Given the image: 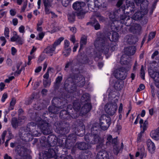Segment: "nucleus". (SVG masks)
<instances>
[{
    "mask_svg": "<svg viewBox=\"0 0 159 159\" xmlns=\"http://www.w3.org/2000/svg\"><path fill=\"white\" fill-rule=\"evenodd\" d=\"M128 57L127 55L126 54L123 55L120 59V63L122 65H127V58Z\"/></svg>",
    "mask_w": 159,
    "mask_h": 159,
    "instance_id": "aec40b11",
    "label": "nucleus"
},
{
    "mask_svg": "<svg viewBox=\"0 0 159 159\" xmlns=\"http://www.w3.org/2000/svg\"><path fill=\"white\" fill-rule=\"evenodd\" d=\"M44 59V57L43 56H40L38 59V61L39 63H40Z\"/></svg>",
    "mask_w": 159,
    "mask_h": 159,
    "instance_id": "864d4df0",
    "label": "nucleus"
},
{
    "mask_svg": "<svg viewBox=\"0 0 159 159\" xmlns=\"http://www.w3.org/2000/svg\"><path fill=\"white\" fill-rule=\"evenodd\" d=\"M144 131H141L140 133L138 134V137L137 138V140L139 142H140V141L141 138L143 134Z\"/></svg>",
    "mask_w": 159,
    "mask_h": 159,
    "instance_id": "79ce46f5",
    "label": "nucleus"
},
{
    "mask_svg": "<svg viewBox=\"0 0 159 159\" xmlns=\"http://www.w3.org/2000/svg\"><path fill=\"white\" fill-rule=\"evenodd\" d=\"M78 46L79 44L78 43L75 44L73 48V52H75L76 51V49L78 48Z\"/></svg>",
    "mask_w": 159,
    "mask_h": 159,
    "instance_id": "052dcab7",
    "label": "nucleus"
},
{
    "mask_svg": "<svg viewBox=\"0 0 159 159\" xmlns=\"http://www.w3.org/2000/svg\"><path fill=\"white\" fill-rule=\"evenodd\" d=\"M136 50L135 47L134 46H132L125 48V51L126 54L131 55L134 54Z\"/></svg>",
    "mask_w": 159,
    "mask_h": 159,
    "instance_id": "f8f14e48",
    "label": "nucleus"
},
{
    "mask_svg": "<svg viewBox=\"0 0 159 159\" xmlns=\"http://www.w3.org/2000/svg\"><path fill=\"white\" fill-rule=\"evenodd\" d=\"M98 19L100 21L103 22L105 20V19L103 17L98 16H97Z\"/></svg>",
    "mask_w": 159,
    "mask_h": 159,
    "instance_id": "4d7b16f0",
    "label": "nucleus"
},
{
    "mask_svg": "<svg viewBox=\"0 0 159 159\" xmlns=\"http://www.w3.org/2000/svg\"><path fill=\"white\" fill-rule=\"evenodd\" d=\"M5 85L3 83H0V90L2 91L4 89Z\"/></svg>",
    "mask_w": 159,
    "mask_h": 159,
    "instance_id": "603ef678",
    "label": "nucleus"
},
{
    "mask_svg": "<svg viewBox=\"0 0 159 159\" xmlns=\"http://www.w3.org/2000/svg\"><path fill=\"white\" fill-rule=\"evenodd\" d=\"M131 66V65L129 64L128 65L127 69L122 67L116 70L114 72L115 77L117 79L124 80L127 75L126 71L130 69Z\"/></svg>",
    "mask_w": 159,
    "mask_h": 159,
    "instance_id": "7ed1b4c3",
    "label": "nucleus"
},
{
    "mask_svg": "<svg viewBox=\"0 0 159 159\" xmlns=\"http://www.w3.org/2000/svg\"><path fill=\"white\" fill-rule=\"evenodd\" d=\"M70 42L67 40H65L64 41V48H68L69 47Z\"/></svg>",
    "mask_w": 159,
    "mask_h": 159,
    "instance_id": "ea45409f",
    "label": "nucleus"
},
{
    "mask_svg": "<svg viewBox=\"0 0 159 159\" xmlns=\"http://www.w3.org/2000/svg\"><path fill=\"white\" fill-rule=\"evenodd\" d=\"M58 108L57 107L54 106L50 107H49V111L55 114L58 111Z\"/></svg>",
    "mask_w": 159,
    "mask_h": 159,
    "instance_id": "393cba45",
    "label": "nucleus"
},
{
    "mask_svg": "<svg viewBox=\"0 0 159 159\" xmlns=\"http://www.w3.org/2000/svg\"><path fill=\"white\" fill-rule=\"evenodd\" d=\"M94 128V127L92 128L91 129V133L92 134L91 137L92 138V140L91 141L90 140H89V136L88 135H86L85 136V139L89 144L98 143L99 144H101L104 141L103 139L101 138L98 135L94 134L93 132Z\"/></svg>",
    "mask_w": 159,
    "mask_h": 159,
    "instance_id": "f257e3e1",
    "label": "nucleus"
},
{
    "mask_svg": "<svg viewBox=\"0 0 159 159\" xmlns=\"http://www.w3.org/2000/svg\"><path fill=\"white\" fill-rule=\"evenodd\" d=\"M120 11V10H118L117 11H115L113 13V14L114 15V17L112 18V19H117V16L119 15L118 14V11Z\"/></svg>",
    "mask_w": 159,
    "mask_h": 159,
    "instance_id": "49530a36",
    "label": "nucleus"
},
{
    "mask_svg": "<svg viewBox=\"0 0 159 159\" xmlns=\"http://www.w3.org/2000/svg\"><path fill=\"white\" fill-rule=\"evenodd\" d=\"M18 30L20 33L24 34L25 32V27L24 26L21 25L19 27Z\"/></svg>",
    "mask_w": 159,
    "mask_h": 159,
    "instance_id": "e433bc0d",
    "label": "nucleus"
},
{
    "mask_svg": "<svg viewBox=\"0 0 159 159\" xmlns=\"http://www.w3.org/2000/svg\"><path fill=\"white\" fill-rule=\"evenodd\" d=\"M70 30L74 33H75L76 32V30L75 27H72L70 28Z\"/></svg>",
    "mask_w": 159,
    "mask_h": 159,
    "instance_id": "680f3d73",
    "label": "nucleus"
},
{
    "mask_svg": "<svg viewBox=\"0 0 159 159\" xmlns=\"http://www.w3.org/2000/svg\"><path fill=\"white\" fill-rule=\"evenodd\" d=\"M45 34V32H40L39 34V38H37V39L41 40L43 38Z\"/></svg>",
    "mask_w": 159,
    "mask_h": 159,
    "instance_id": "72a5a7b5",
    "label": "nucleus"
},
{
    "mask_svg": "<svg viewBox=\"0 0 159 159\" xmlns=\"http://www.w3.org/2000/svg\"><path fill=\"white\" fill-rule=\"evenodd\" d=\"M0 39L3 42L1 44V45H2V46H3L5 45V44L6 42V40L5 37L3 36H2V37H1Z\"/></svg>",
    "mask_w": 159,
    "mask_h": 159,
    "instance_id": "37998d69",
    "label": "nucleus"
},
{
    "mask_svg": "<svg viewBox=\"0 0 159 159\" xmlns=\"http://www.w3.org/2000/svg\"><path fill=\"white\" fill-rule=\"evenodd\" d=\"M159 54L158 51H155L152 54V58H153L155 56L158 55Z\"/></svg>",
    "mask_w": 159,
    "mask_h": 159,
    "instance_id": "6e6d98bb",
    "label": "nucleus"
},
{
    "mask_svg": "<svg viewBox=\"0 0 159 159\" xmlns=\"http://www.w3.org/2000/svg\"><path fill=\"white\" fill-rule=\"evenodd\" d=\"M45 12L46 14H49L51 13V11H49V7L45 8Z\"/></svg>",
    "mask_w": 159,
    "mask_h": 159,
    "instance_id": "69168bd1",
    "label": "nucleus"
},
{
    "mask_svg": "<svg viewBox=\"0 0 159 159\" xmlns=\"http://www.w3.org/2000/svg\"><path fill=\"white\" fill-rule=\"evenodd\" d=\"M52 70H53V69L52 68L49 69H48L47 72L44 75L43 77L45 79V80H48V79L49 77V73Z\"/></svg>",
    "mask_w": 159,
    "mask_h": 159,
    "instance_id": "473e14b6",
    "label": "nucleus"
},
{
    "mask_svg": "<svg viewBox=\"0 0 159 159\" xmlns=\"http://www.w3.org/2000/svg\"><path fill=\"white\" fill-rule=\"evenodd\" d=\"M119 35L116 32H113L112 35L111 39L113 41L116 42L118 39Z\"/></svg>",
    "mask_w": 159,
    "mask_h": 159,
    "instance_id": "5701e85b",
    "label": "nucleus"
},
{
    "mask_svg": "<svg viewBox=\"0 0 159 159\" xmlns=\"http://www.w3.org/2000/svg\"><path fill=\"white\" fill-rule=\"evenodd\" d=\"M117 109V106L116 102H112L107 104L105 107V110L106 112L110 115L115 114Z\"/></svg>",
    "mask_w": 159,
    "mask_h": 159,
    "instance_id": "423d86ee",
    "label": "nucleus"
},
{
    "mask_svg": "<svg viewBox=\"0 0 159 159\" xmlns=\"http://www.w3.org/2000/svg\"><path fill=\"white\" fill-rule=\"evenodd\" d=\"M86 43V40L84 38L81 39L80 41V50H81L82 48L84 45H85Z\"/></svg>",
    "mask_w": 159,
    "mask_h": 159,
    "instance_id": "bb28decb",
    "label": "nucleus"
},
{
    "mask_svg": "<svg viewBox=\"0 0 159 159\" xmlns=\"http://www.w3.org/2000/svg\"><path fill=\"white\" fill-rule=\"evenodd\" d=\"M146 143L149 152L151 153H154L156 149V147L154 143L150 139L147 140Z\"/></svg>",
    "mask_w": 159,
    "mask_h": 159,
    "instance_id": "6e6552de",
    "label": "nucleus"
},
{
    "mask_svg": "<svg viewBox=\"0 0 159 159\" xmlns=\"http://www.w3.org/2000/svg\"><path fill=\"white\" fill-rule=\"evenodd\" d=\"M111 119L109 117L103 115L100 119V125L103 130H107L110 124Z\"/></svg>",
    "mask_w": 159,
    "mask_h": 159,
    "instance_id": "39448f33",
    "label": "nucleus"
},
{
    "mask_svg": "<svg viewBox=\"0 0 159 159\" xmlns=\"http://www.w3.org/2000/svg\"><path fill=\"white\" fill-rule=\"evenodd\" d=\"M7 134V131L5 130L2 134L1 139H0V143H3L5 141V138Z\"/></svg>",
    "mask_w": 159,
    "mask_h": 159,
    "instance_id": "cd10ccee",
    "label": "nucleus"
},
{
    "mask_svg": "<svg viewBox=\"0 0 159 159\" xmlns=\"http://www.w3.org/2000/svg\"><path fill=\"white\" fill-rule=\"evenodd\" d=\"M85 5V3L83 2H77L73 4V7L75 10L80 11Z\"/></svg>",
    "mask_w": 159,
    "mask_h": 159,
    "instance_id": "9b49d317",
    "label": "nucleus"
},
{
    "mask_svg": "<svg viewBox=\"0 0 159 159\" xmlns=\"http://www.w3.org/2000/svg\"><path fill=\"white\" fill-rule=\"evenodd\" d=\"M6 63L9 66H11L12 64V61L10 58L7 59V60Z\"/></svg>",
    "mask_w": 159,
    "mask_h": 159,
    "instance_id": "de8ad7c7",
    "label": "nucleus"
},
{
    "mask_svg": "<svg viewBox=\"0 0 159 159\" xmlns=\"http://www.w3.org/2000/svg\"><path fill=\"white\" fill-rule=\"evenodd\" d=\"M4 159H12L11 157L9 156L7 154H6L4 156Z\"/></svg>",
    "mask_w": 159,
    "mask_h": 159,
    "instance_id": "338daca9",
    "label": "nucleus"
},
{
    "mask_svg": "<svg viewBox=\"0 0 159 159\" xmlns=\"http://www.w3.org/2000/svg\"><path fill=\"white\" fill-rule=\"evenodd\" d=\"M62 80V77L61 76H58L56 82L59 83Z\"/></svg>",
    "mask_w": 159,
    "mask_h": 159,
    "instance_id": "0e129e2a",
    "label": "nucleus"
},
{
    "mask_svg": "<svg viewBox=\"0 0 159 159\" xmlns=\"http://www.w3.org/2000/svg\"><path fill=\"white\" fill-rule=\"evenodd\" d=\"M87 25H90L93 26L96 30H98L100 29V25L98 21L95 19L92 20V21L90 22H88L87 23Z\"/></svg>",
    "mask_w": 159,
    "mask_h": 159,
    "instance_id": "2eb2a0df",
    "label": "nucleus"
},
{
    "mask_svg": "<svg viewBox=\"0 0 159 159\" xmlns=\"http://www.w3.org/2000/svg\"><path fill=\"white\" fill-rule=\"evenodd\" d=\"M100 48V51L104 54H107L109 52V44L105 42L104 43L101 44Z\"/></svg>",
    "mask_w": 159,
    "mask_h": 159,
    "instance_id": "9d476101",
    "label": "nucleus"
},
{
    "mask_svg": "<svg viewBox=\"0 0 159 159\" xmlns=\"http://www.w3.org/2000/svg\"><path fill=\"white\" fill-rule=\"evenodd\" d=\"M16 102V101L15 99H12L10 103V106L9 108V110H12L13 109V107L15 105Z\"/></svg>",
    "mask_w": 159,
    "mask_h": 159,
    "instance_id": "2f4dec72",
    "label": "nucleus"
},
{
    "mask_svg": "<svg viewBox=\"0 0 159 159\" xmlns=\"http://www.w3.org/2000/svg\"><path fill=\"white\" fill-rule=\"evenodd\" d=\"M144 76H145V72L143 69V66H141V68L140 70V76L141 78L143 80H144Z\"/></svg>",
    "mask_w": 159,
    "mask_h": 159,
    "instance_id": "7c9ffc66",
    "label": "nucleus"
},
{
    "mask_svg": "<svg viewBox=\"0 0 159 159\" xmlns=\"http://www.w3.org/2000/svg\"><path fill=\"white\" fill-rule=\"evenodd\" d=\"M148 125V122L147 121H145L143 124L142 127H143V131H144L146 130L147 127Z\"/></svg>",
    "mask_w": 159,
    "mask_h": 159,
    "instance_id": "58836bf2",
    "label": "nucleus"
},
{
    "mask_svg": "<svg viewBox=\"0 0 159 159\" xmlns=\"http://www.w3.org/2000/svg\"><path fill=\"white\" fill-rule=\"evenodd\" d=\"M65 49V50L62 52V54L65 57H67L70 55L71 49L70 48L67 49Z\"/></svg>",
    "mask_w": 159,
    "mask_h": 159,
    "instance_id": "b1692460",
    "label": "nucleus"
},
{
    "mask_svg": "<svg viewBox=\"0 0 159 159\" xmlns=\"http://www.w3.org/2000/svg\"><path fill=\"white\" fill-rule=\"evenodd\" d=\"M51 81L49 80H43V84L45 87L49 86L51 84Z\"/></svg>",
    "mask_w": 159,
    "mask_h": 159,
    "instance_id": "c756f323",
    "label": "nucleus"
},
{
    "mask_svg": "<svg viewBox=\"0 0 159 159\" xmlns=\"http://www.w3.org/2000/svg\"><path fill=\"white\" fill-rule=\"evenodd\" d=\"M42 69V67L41 66H39L36 68L35 70V72L36 73H38Z\"/></svg>",
    "mask_w": 159,
    "mask_h": 159,
    "instance_id": "e2e57ef3",
    "label": "nucleus"
},
{
    "mask_svg": "<svg viewBox=\"0 0 159 159\" xmlns=\"http://www.w3.org/2000/svg\"><path fill=\"white\" fill-rule=\"evenodd\" d=\"M36 120V124L44 134H48L51 133V132L49 128L48 123L41 120L39 117H37Z\"/></svg>",
    "mask_w": 159,
    "mask_h": 159,
    "instance_id": "f03ea898",
    "label": "nucleus"
},
{
    "mask_svg": "<svg viewBox=\"0 0 159 159\" xmlns=\"http://www.w3.org/2000/svg\"><path fill=\"white\" fill-rule=\"evenodd\" d=\"M33 57H34L33 56H28V62H27V64L28 65H30V64H31L30 61L33 59Z\"/></svg>",
    "mask_w": 159,
    "mask_h": 159,
    "instance_id": "3c124183",
    "label": "nucleus"
},
{
    "mask_svg": "<svg viewBox=\"0 0 159 159\" xmlns=\"http://www.w3.org/2000/svg\"><path fill=\"white\" fill-rule=\"evenodd\" d=\"M17 52V50L14 47H12L11 48V54L14 56L15 55Z\"/></svg>",
    "mask_w": 159,
    "mask_h": 159,
    "instance_id": "a19ab883",
    "label": "nucleus"
},
{
    "mask_svg": "<svg viewBox=\"0 0 159 159\" xmlns=\"http://www.w3.org/2000/svg\"><path fill=\"white\" fill-rule=\"evenodd\" d=\"M113 146V152L115 154L117 155L118 154L119 151V148L117 146V143L114 144Z\"/></svg>",
    "mask_w": 159,
    "mask_h": 159,
    "instance_id": "a878e982",
    "label": "nucleus"
},
{
    "mask_svg": "<svg viewBox=\"0 0 159 159\" xmlns=\"http://www.w3.org/2000/svg\"><path fill=\"white\" fill-rule=\"evenodd\" d=\"M149 74L151 77L153 78L155 81L157 82H159V73L154 72L153 73H152L151 72H149Z\"/></svg>",
    "mask_w": 159,
    "mask_h": 159,
    "instance_id": "f3484780",
    "label": "nucleus"
},
{
    "mask_svg": "<svg viewBox=\"0 0 159 159\" xmlns=\"http://www.w3.org/2000/svg\"><path fill=\"white\" fill-rule=\"evenodd\" d=\"M142 152L140 153H140L139 152H137L136 153V155H135V157H138L139 155H140V158L142 159V158L144 157H145L146 156V154L145 152L144 149V148H143L142 149Z\"/></svg>",
    "mask_w": 159,
    "mask_h": 159,
    "instance_id": "4be33fe9",
    "label": "nucleus"
},
{
    "mask_svg": "<svg viewBox=\"0 0 159 159\" xmlns=\"http://www.w3.org/2000/svg\"><path fill=\"white\" fill-rule=\"evenodd\" d=\"M109 154L105 151H102L99 152L97 156V159H108Z\"/></svg>",
    "mask_w": 159,
    "mask_h": 159,
    "instance_id": "1a4fd4ad",
    "label": "nucleus"
},
{
    "mask_svg": "<svg viewBox=\"0 0 159 159\" xmlns=\"http://www.w3.org/2000/svg\"><path fill=\"white\" fill-rule=\"evenodd\" d=\"M156 34L155 32L151 33L149 35L148 41H149L153 39L155 36Z\"/></svg>",
    "mask_w": 159,
    "mask_h": 159,
    "instance_id": "f704fd0d",
    "label": "nucleus"
},
{
    "mask_svg": "<svg viewBox=\"0 0 159 159\" xmlns=\"http://www.w3.org/2000/svg\"><path fill=\"white\" fill-rule=\"evenodd\" d=\"M14 78V77L13 76H10L8 79H6L5 80V82L6 83H8L10 82L11 80H13Z\"/></svg>",
    "mask_w": 159,
    "mask_h": 159,
    "instance_id": "a18cd8bd",
    "label": "nucleus"
},
{
    "mask_svg": "<svg viewBox=\"0 0 159 159\" xmlns=\"http://www.w3.org/2000/svg\"><path fill=\"white\" fill-rule=\"evenodd\" d=\"M102 2V0H95L94 4L97 7H99L101 6Z\"/></svg>",
    "mask_w": 159,
    "mask_h": 159,
    "instance_id": "4c0bfd02",
    "label": "nucleus"
},
{
    "mask_svg": "<svg viewBox=\"0 0 159 159\" xmlns=\"http://www.w3.org/2000/svg\"><path fill=\"white\" fill-rule=\"evenodd\" d=\"M9 29L7 27L5 28L4 30V35L6 37L7 39H8L9 37Z\"/></svg>",
    "mask_w": 159,
    "mask_h": 159,
    "instance_id": "c9c22d12",
    "label": "nucleus"
},
{
    "mask_svg": "<svg viewBox=\"0 0 159 159\" xmlns=\"http://www.w3.org/2000/svg\"><path fill=\"white\" fill-rule=\"evenodd\" d=\"M123 108V105L122 103H121L120 104V107L119 108V113H121L122 112Z\"/></svg>",
    "mask_w": 159,
    "mask_h": 159,
    "instance_id": "bf43d9fd",
    "label": "nucleus"
},
{
    "mask_svg": "<svg viewBox=\"0 0 159 159\" xmlns=\"http://www.w3.org/2000/svg\"><path fill=\"white\" fill-rule=\"evenodd\" d=\"M7 93H4L3 94L2 98V101L3 102H4L5 101V99L7 98Z\"/></svg>",
    "mask_w": 159,
    "mask_h": 159,
    "instance_id": "09e8293b",
    "label": "nucleus"
},
{
    "mask_svg": "<svg viewBox=\"0 0 159 159\" xmlns=\"http://www.w3.org/2000/svg\"><path fill=\"white\" fill-rule=\"evenodd\" d=\"M21 122L20 119H17L16 118L14 117L12 119L11 124L13 128H16L20 125Z\"/></svg>",
    "mask_w": 159,
    "mask_h": 159,
    "instance_id": "4468645a",
    "label": "nucleus"
},
{
    "mask_svg": "<svg viewBox=\"0 0 159 159\" xmlns=\"http://www.w3.org/2000/svg\"><path fill=\"white\" fill-rule=\"evenodd\" d=\"M26 7H27V4H25V3L23 5V6L21 8V11L22 12H24L25 11Z\"/></svg>",
    "mask_w": 159,
    "mask_h": 159,
    "instance_id": "13d9d810",
    "label": "nucleus"
},
{
    "mask_svg": "<svg viewBox=\"0 0 159 159\" xmlns=\"http://www.w3.org/2000/svg\"><path fill=\"white\" fill-rule=\"evenodd\" d=\"M141 29L140 25L138 24H135L130 28L131 31L134 32H137L139 31Z\"/></svg>",
    "mask_w": 159,
    "mask_h": 159,
    "instance_id": "6ab92c4d",
    "label": "nucleus"
},
{
    "mask_svg": "<svg viewBox=\"0 0 159 159\" xmlns=\"http://www.w3.org/2000/svg\"><path fill=\"white\" fill-rule=\"evenodd\" d=\"M13 24L14 25L16 26L17 25L18 23V20L16 18H14L12 20Z\"/></svg>",
    "mask_w": 159,
    "mask_h": 159,
    "instance_id": "8fccbe9b",
    "label": "nucleus"
},
{
    "mask_svg": "<svg viewBox=\"0 0 159 159\" xmlns=\"http://www.w3.org/2000/svg\"><path fill=\"white\" fill-rule=\"evenodd\" d=\"M64 38L61 37L56 41L54 43L48 47L45 50V52L50 56H52L55 53L57 46L60 45L61 42L64 40Z\"/></svg>",
    "mask_w": 159,
    "mask_h": 159,
    "instance_id": "20e7f679",
    "label": "nucleus"
},
{
    "mask_svg": "<svg viewBox=\"0 0 159 159\" xmlns=\"http://www.w3.org/2000/svg\"><path fill=\"white\" fill-rule=\"evenodd\" d=\"M128 0H126V4L128 5V7H130L131 5L132 4V2L129 1Z\"/></svg>",
    "mask_w": 159,
    "mask_h": 159,
    "instance_id": "774afa93",
    "label": "nucleus"
},
{
    "mask_svg": "<svg viewBox=\"0 0 159 159\" xmlns=\"http://www.w3.org/2000/svg\"><path fill=\"white\" fill-rule=\"evenodd\" d=\"M143 15L141 12L138 11L135 13L132 16V18L135 20H138L140 19L143 16Z\"/></svg>",
    "mask_w": 159,
    "mask_h": 159,
    "instance_id": "a211bd4d",
    "label": "nucleus"
},
{
    "mask_svg": "<svg viewBox=\"0 0 159 159\" xmlns=\"http://www.w3.org/2000/svg\"><path fill=\"white\" fill-rule=\"evenodd\" d=\"M76 145L78 148L82 150L88 149L91 147L89 143H87L86 144L85 143H77Z\"/></svg>",
    "mask_w": 159,
    "mask_h": 159,
    "instance_id": "ddd939ff",
    "label": "nucleus"
},
{
    "mask_svg": "<svg viewBox=\"0 0 159 159\" xmlns=\"http://www.w3.org/2000/svg\"><path fill=\"white\" fill-rule=\"evenodd\" d=\"M44 4L45 8L49 7L51 6V4L49 2H44Z\"/></svg>",
    "mask_w": 159,
    "mask_h": 159,
    "instance_id": "5fc2aeb1",
    "label": "nucleus"
},
{
    "mask_svg": "<svg viewBox=\"0 0 159 159\" xmlns=\"http://www.w3.org/2000/svg\"><path fill=\"white\" fill-rule=\"evenodd\" d=\"M68 18L70 22H72L75 20V16L73 13L69 14L68 15Z\"/></svg>",
    "mask_w": 159,
    "mask_h": 159,
    "instance_id": "c85d7f7f",
    "label": "nucleus"
},
{
    "mask_svg": "<svg viewBox=\"0 0 159 159\" xmlns=\"http://www.w3.org/2000/svg\"><path fill=\"white\" fill-rule=\"evenodd\" d=\"M12 42H16L17 43L22 44L23 43V40L17 35L16 32L14 31L13 36L11 39Z\"/></svg>",
    "mask_w": 159,
    "mask_h": 159,
    "instance_id": "0eeeda50",
    "label": "nucleus"
},
{
    "mask_svg": "<svg viewBox=\"0 0 159 159\" xmlns=\"http://www.w3.org/2000/svg\"><path fill=\"white\" fill-rule=\"evenodd\" d=\"M107 144L109 142L110 143H111L113 144H114L117 143V139H112V137L111 135H108L107 138Z\"/></svg>",
    "mask_w": 159,
    "mask_h": 159,
    "instance_id": "412c9836",
    "label": "nucleus"
},
{
    "mask_svg": "<svg viewBox=\"0 0 159 159\" xmlns=\"http://www.w3.org/2000/svg\"><path fill=\"white\" fill-rule=\"evenodd\" d=\"M10 13L11 16H15L16 14V9H11L10 11Z\"/></svg>",
    "mask_w": 159,
    "mask_h": 159,
    "instance_id": "c03bdc74",
    "label": "nucleus"
},
{
    "mask_svg": "<svg viewBox=\"0 0 159 159\" xmlns=\"http://www.w3.org/2000/svg\"><path fill=\"white\" fill-rule=\"evenodd\" d=\"M150 134L151 137L154 139L159 140V133L157 130L152 131Z\"/></svg>",
    "mask_w": 159,
    "mask_h": 159,
    "instance_id": "dca6fc26",
    "label": "nucleus"
}]
</instances>
